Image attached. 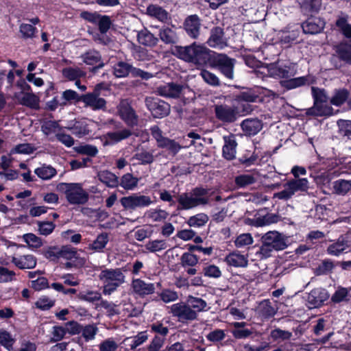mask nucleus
Instances as JSON below:
<instances>
[{
    "instance_id": "1",
    "label": "nucleus",
    "mask_w": 351,
    "mask_h": 351,
    "mask_svg": "<svg viewBox=\"0 0 351 351\" xmlns=\"http://www.w3.org/2000/svg\"><path fill=\"white\" fill-rule=\"evenodd\" d=\"M211 52L204 45L195 42L185 47L177 46L174 49V54L179 58L199 66L206 64L210 60Z\"/></svg>"
},
{
    "instance_id": "2",
    "label": "nucleus",
    "mask_w": 351,
    "mask_h": 351,
    "mask_svg": "<svg viewBox=\"0 0 351 351\" xmlns=\"http://www.w3.org/2000/svg\"><path fill=\"white\" fill-rule=\"evenodd\" d=\"M262 244L256 255L261 259L271 256L273 252L285 250L287 247V238L278 231H269L261 237Z\"/></svg>"
},
{
    "instance_id": "3",
    "label": "nucleus",
    "mask_w": 351,
    "mask_h": 351,
    "mask_svg": "<svg viewBox=\"0 0 351 351\" xmlns=\"http://www.w3.org/2000/svg\"><path fill=\"white\" fill-rule=\"evenodd\" d=\"M208 190L202 187H196L189 193H182L178 196V210H190L199 206H205L209 203L207 197Z\"/></svg>"
},
{
    "instance_id": "4",
    "label": "nucleus",
    "mask_w": 351,
    "mask_h": 351,
    "mask_svg": "<svg viewBox=\"0 0 351 351\" xmlns=\"http://www.w3.org/2000/svg\"><path fill=\"white\" fill-rule=\"evenodd\" d=\"M313 106L306 110V114L315 117H329L333 114V108L328 104L329 97L324 88L312 86Z\"/></svg>"
},
{
    "instance_id": "5",
    "label": "nucleus",
    "mask_w": 351,
    "mask_h": 351,
    "mask_svg": "<svg viewBox=\"0 0 351 351\" xmlns=\"http://www.w3.org/2000/svg\"><path fill=\"white\" fill-rule=\"evenodd\" d=\"M56 190L65 195L67 202L72 205H82L88 200V193L82 187L81 183L60 182Z\"/></svg>"
},
{
    "instance_id": "6",
    "label": "nucleus",
    "mask_w": 351,
    "mask_h": 351,
    "mask_svg": "<svg viewBox=\"0 0 351 351\" xmlns=\"http://www.w3.org/2000/svg\"><path fill=\"white\" fill-rule=\"evenodd\" d=\"M104 283L103 293L110 295L125 282V276L120 268L105 269L99 275Z\"/></svg>"
},
{
    "instance_id": "7",
    "label": "nucleus",
    "mask_w": 351,
    "mask_h": 351,
    "mask_svg": "<svg viewBox=\"0 0 351 351\" xmlns=\"http://www.w3.org/2000/svg\"><path fill=\"white\" fill-rule=\"evenodd\" d=\"M285 189L274 195V198L282 200H288L298 192H306L308 189V181L306 178H295L288 181L285 185Z\"/></svg>"
},
{
    "instance_id": "8",
    "label": "nucleus",
    "mask_w": 351,
    "mask_h": 351,
    "mask_svg": "<svg viewBox=\"0 0 351 351\" xmlns=\"http://www.w3.org/2000/svg\"><path fill=\"white\" fill-rule=\"evenodd\" d=\"M210 66L217 69L226 78L233 80L235 60L224 53H215L210 59Z\"/></svg>"
},
{
    "instance_id": "9",
    "label": "nucleus",
    "mask_w": 351,
    "mask_h": 351,
    "mask_svg": "<svg viewBox=\"0 0 351 351\" xmlns=\"http://www.w3.org/2000/svg\"><path fill=\"white\" fill-rule=\"evenodd\" d=\"M121 206L127 210H134L150 206L154 204L151 197L139 193H132L121 198Z\"/></svg>"
},
{
    "instance_id": "10",
    "label": "nucleus",
    "mask_w": 351,
    "mask_h": 351,
    "mask_svg": "<svg viewBox=\"0 0 351 351\" xmlns=\"http://www.w3.org/2000/svg\"><path fill=\"white\" fill-rule=\"evenodd\" d=\"M169 313L176 317L179 322H187L197 319V313L191 309L188 304L178 302L169 306Z\"/></svg>"
},
{
    "instance_id": "11",
    "label": "nucleus",
    "mask_w": 351,
    "mask_h": 351,
    "mask_svg": "<svg viewBox=\"0 0 351 351\" xmlns=\"http://www.w3.org/2000/svg\"><path fill=\"white\" fill-rule=\"evenodd\" d=\"M214 110L216 118L223 123H233L240 117L239 109L235 106L217 104Z\"/></svg>"
},
{
    "instance_id": "12",
    "label": "nucleus",
    "mask_w": 351,
    "mask_h": 351,
    "mask_svg": "<svg viewBox=\"0 0 351 351\" xmlns=\"http://www.w3.org/2000/svg\"><path fill=\"white\" fill-rule=\"evenodd\" d=\"M145 105L154 118H163L170 112L169 104L157 97H147Z\"/></svg>"
},
{
    "instance_id": "13",
    "label": "nucleus",
    "mask_w": 351,
    "mask_h": 351,
    "mask_svg": "<svg viewBox=\"0 0 351 351\" xmlns=\"http://www.w3.org/2000/svg\"><path fill=\"white\" fill-rule=\"evenodd\" d=\"M117 112L120 118L130 127L138 125V117L128 100H121L117 106Z\"/></svg>"
},
{
    "instance_id": "14",
    "label": "nucleus",
    "mask_w": 351,
    "mask_h": 351,
    "mask_svg": "<svg viewBox=\"0 0 351 351\" xmlns=\"http://www.w3.org/2000/svg\"><path fill=\"white\" fill-rule=\"evenodd\" d=\"M328 292L323 288H315L311 290L306 298V305L308 308H319L329 299Z\"/></svg>"
},
{
    "instance_id": "15",
    "label": "nucleus",
    "mask_w": 351,
    "mask_h": 351,
    "mask_svg": "<svg viewBox=\"0 0 351 351\" xmlns=\"http://www.w3.org/2000/svg\"><path fill=\"white\" fill-rule=\"evenodd\" d=\"M11 263L21 270L32 269L37 265V258L31 254H14L10 260Z\"/></svg>"
},
{
    "instance_id": "16",
    "label": "nucleus",
    "mask_w": 351,
    "mask_h": 351,
    "mask_svg": "<svg viewBox=\"0 0 351 351\" xmlns=\"http://www.w3.org/2000/svg\"><path fill=\"white\" fill-rule=\"evenodd\" d=\"M130 288L134 294L141 298L154 293L156 289L154 283L147 282L141 278H133L131 281Z\"/></svg>"
},
{
    "instance_id": "17",
    "label": "nucleus",
    "mask_w": 351,
    "mask_h": 351,
    "mask_svg": "<svg viewBox=\"0 0 351 351\" xmlns=\"http://www.w3.org/2000/svg\"><path fill=\"white\" fill-rule=\"evenodd\" d=\"M80 99L84 104L85 107H88L93 110H105L106 108V99L94 92L80 95Z\"/></svg>"
},
{
    "instance_id": "18",
    "label": "nucleus",
    "mask_w": 351,
    "mask_h": 351,
    "mask_svg": "<svg viewBox=\"0 0 351 351\" xmlns=\"http://www.w3.org/2000/svg\"><path fill=\"white\" fill-rule=\"evenodd\" d=\"M206 43L212 48L223 49L228 46V40L224 36L223 29L219 27L211 29Z\"/></svg>"
},
{
    "instance_id": "19",
    "label": "nucleus",
    "mask_w": 351,
    "mask_h": 351,
    "mask_svg": "<svg viewBox=\"0 0 351 351\" xmlns=\"http://www.w3.org/2000/svg\"><path fill=\"white\" fill-rule=\"evenodd\" d=\"M268 74L276 79L288 78L295 75L286 65H280L278 62L271 63L267 66Z\"/></svg>"
},
{
    "instance_id": "20",
    "label": "nucleus",
    "mask_w": 351,
    "mask_h": 351,
    "mask_svg": "<svg viewBox=\"0 0 351 351\" xmlns=\"http://www.w3.org/2000/svg\"><path fill=\"white\" fill-rule=\"evenodd\" d=\"M349 248V241L344 237H340L336 241L327 247L326 252L330 256H339L342 254L348 252Z\"/></svg>"
},
{
    "instance_id": "21",
    "label": "nucleus",
    "mask_w": 351,
    "mask_h": 351,
    "mask_svg": "<svg viewBox=\"0 0 351 351\" xmlns=\"http://www.w3.org/2000/svg\"><path fill=\"white\" fill-rule=\"evenodd\" d=\"M241 128L246 136H254L263 129V122L258 119H246L241 123Z\"/></svg>"
},
{
    "instance_id": "22",
    "label": "nucleus",
    "mask_w": 351,
    "mask_h": 351,
    "mask_svg": "<svg viewBox=\"0 0 351 351\" xmlns=\"http://www.w3.org/2000/svg\"><path fill=\"white\" fill-rule=\"evenodd\" d=\"M325 22L320 18L311 17L302 23V27L305 34L319 33L324 27Z\"/></svg>"
},
{
    "instance_id": "23",
    "label": "nucleus",
    "mask_w": 351,
    "mask_h": 351,
    "mask_svg": "<svg viewBox=\"0 0 351 351\" xmlns=\"http://www.w3.org/2000/svg\"><path fill=\"white\" fill-rule=\"evenodd\" d=\"M200 21L197 15H191L186 18L184 22V28L188 35L197 38L199 35Z\"/></svg>"
},
{
    "instance_id": "24",
    "label": "nucleus",
    "mask_w": 351,
    "mask_h": 351,
    "mask_svg": "<svg viewBox=\"0 0 351 351\" xmlns=\"http://www.w3.org/2000/svg\"><path fill=\"white\" fill-rule=\"evenodd\" d=\"M18 102L31 108H38L39 99L33 93L20 92L14 95Z\"/></svg>"
},
{
    "instance_id": "25",
    "label": "nucleus",
    "mask_w": 351,
    "mask_h": 351,
    "mask_svg": "<svg viewBox=\"0 0 351 351\" xmlns=\"http://www.w3.org/2000/svg\"><path fill=\"white\" fill-rule=\"evenodd\" d=\"M182 89V86L174 83H168L160 86L157 88L158 95L166 97H179Z\"/></svg>"
},
{
    "instance_id": "26",
    "label": "nucleus",
    "mask_w": 351,
    "mask_h": 351,
    "mask_svg": "<svg viewBox=\"0 0 351 351\" xmlns=\"http://www.w3.org/2000/svg\"><path fill=\"white\" fill-rule=\"evenodd\" d=\"M223 156L227 160L235 158L237 143L234 136H223Z\"/></svg>"
},
{
    "instance_id": "27",
    "label": "nucleus",
    "mask_w": 351,
    "mask_h": 351,
    "mask_svg": "<svg viewBox=\"0 0 351 351\" xmlns=\"http://www.w3.org/2000/svg\"><path fill=\"white\" fill-rule=\"evenodd\" d=\"M97 178L100 182L109 188L119 186V178L111 171L108 170L101 171L97 173Z\"/></svg>"
},
{
    "instance_id": "28",
    "label": "nucleus",
    "mask_w": 351,
    "mask_h": 351,
    "mask_svg": "<svg viewBox=\"0 0 351 351\" xmlns=\"http://www.w3.org/2000/svg\"><path fill=\"white\" fill-rule=\"evenodd\" d=\"M109 241L108 233L102 232L97 235L96 239L88 245V250L93 252H101Z\"/></svg>"
},
{
    "instance_id": "29",
    "label": "nucleus",
    "mask_w": 351,
    "mask_h": 351,
    "mask_svg": "<svg viewBox=\"0 0 351 351\" xmlns=\"http://www.w3.org/2000/svg\"><path fill=\"white\" fill-rule=\"evenodd\" d=\"M80 96L75 91L71 89L66 90L62 93L60 99H53V102L56 105L51 108L52 110H55L58 106H64L67 104V102L75 100L77 101H80Z\"/></svg>"
},
{
    "instance_id": "30",
    "label": "nucleus",
    "mask_w": 351,
    "mask_h": 351,
    "mask_svg": "<svg viewBox=\"0 0 351 351\" xmlns=\"http://www.w3.org/2000/svg\"><path fill=\"white\" fill-rule=\"evenodd\" d=\"M34 173L43 180H49L57 175V170L50 165L43 164L34 169Z\"/></svg>"
},
{
    "instance_id": "31",
    "label": "nucleus",
    "mask_w": 351,
    "mask_h": 351,
    "mask_svg": "<svg viewBox=\"0 0 351 351\" xmlns=\"http://www.w3.org/2000/svg\"><path fill=\"white\" fill-rule=\"evenodd\" d=\"M282 87L285 88L287 90H291L304 86L306 84H310L309 77L302 76L295 78H291L287 80H282L280 82Z\"/></svg>"
},
{
    "instance_id": "32",
    "label": "nucleus",
    "mask_w": 351,
    "mask_h": 351,
    "mask_svg": "<svg viewBox=\"0 0 351 351\" xmlns=\"http://www.w3.org/2000/svg\"><path fill=\"white\" fill-rule=\"evenodd\" d=\"M256 312L259 316L264 319H268L276 315V310L271 306V303L269 300H264L258 304L256 307Z\"/></svg>"
},
{
    "instance_id": "33",
    "label": "nucleus",
    "mask_w": 351,
    "mask_h": 351,
    "mask_svg": "<svg viewBox=\"0 0 351 351\" xmlns=\"http://www.w3.org/2000/svg\"><path fill=\"white\" fill-rule=\"evenodd\" d=\"M67 128L79 138L88 134L90 132L86 119L76 121L72 126L68 127Z\"/></svg>"
},
{
    "instance_id": "34",
    "label": "nucleus",
    "mask_w": 351,
    "mask_h": 351,
    "mask_svg": "<svg viewBox=\"0 0 351 351\" xmlns=\"http://www.w3.org/2000/svg\"><path fill=\"white\" fill-rule=\"evenodd\" d=\"M225 261L228 265L235 267H245L248 263L247 258L245 256L237 252L229 254L225 258Z\"/></svg>"
},
{
    "instance_id": "35",
    "label": "nucleus",
    "mask_w": 351,
    "mask_h": 351,
    "mask_svg": "<svg viewBox=\"0 0 351 351\" xmlns=\"http://www.w3.org/2000/svg\"><path fill=\"white\" fill-rule=\"evenodd\" d=\"M138 182L139 179L138 178L134 176L132 173H127L119 179V186L126 191H133L138 186Z\"/></svg>"
},
{
    "instance_id": "36",
    "label": "nucleus",
    "mask_w": 351,
    "mask_h": 351,
    "mask_svg": "<svg viewBox=\"0 0 351 351\" xmlns=\"http://www.w3.org/2000/svg\"><path fill=\"white\" fill-rule=\"evenodd\" d=\"M138 41L140 44L148 47H154L157 45L158 39L147 29L138 32L137 34Z\"/></svg>"
},
{
    "instance_id": "37",
    "label": "nucleus",
    "mask_w": 351,
    "mask_h": 351,
    "mask_svg": "<svg viewBox=\"0 0 351 351\" xmlns=\"http://www.w3.org/2000/svg\"><path fill=\"white\" fill-rule=\"evenodd\" d=\"M148 339V336L145 332H139L138 335L131 337L125 338L123 343L130 348V350H133L136 349L138 346L142 345L145 343Z\"/></svg>"
},
{
    "instance_id": "38",
    "label": "nucleus",
    "mask_w": 351,
    "mask_h": 351,
    "mask_svg": "<svg viewBox=\"0 0 351 351\" xmlns=\"http://www.w3.org/2000/svg\"><path fill=\"white\" fill-rule=\"evenodd\" d=\"M144 216L152 222H161L169 217V213L160 208H151L145 213Z\"/></svg>"
},
{
    "instance_id": "39",
    "label": "nucleus",
    "mask_w": 351,
    "mask_h": 351,
    "mask_svg": "<svg viewBox=\"0 0 351 351\" xmlns=\"http://www.w3.org/2000/svg\"><path fill=\"white\" fill-rule=\"evenodd\" d=\"M349 97V92L346 88L335 89L330 98V104L335 106H341Z\"/></svg>"
},
{
    "instance_id": "40",
    "label": "nucleus",
    "mask_w": 351,
    "mask_h": 351,
    "mask_svg": "<svg viewBox=\"0 0 351 351\" xmlns=\"http://www.w3.org/2000/svg\"><path fill=\"white\" fill-rule=\"evenodd\" d=\"M304 14H312L318 12L321 0H298Z\"/></svg>"
},
{
    "instance_id": "41",
    "label": "nucleus",
    "mask_w": 351,
    "mask_h": 351,
    "mask_svg": "<svg viewBox=\"0 0 351 351\" xmlns=\"http://www.w3.org/2000/svg\"><path fill=\"white\" fill-rule=\"evenodd\" d=\"M132 135L129 129H123L121 131L111 132L106 134V141L110 144L117 143L122 140L126 139Z\"/></svg>"
},
{
    "instance_id": "42",
    "label": "nucleus",
    "mask_w": 351,
    "mask_h": 351,
    "mask_svg": "<svg viewBox=\"0 0 351 351\" xmlns=\"http://www.w3.org/2000/svg\"><path fill=\"white\" fill-rule=\"evenodd\" d=\"M147 13L161 22H166L169 19L168 12L162 8L156 5H150L147 8Z\"/></svg>"
},
{
    "instance_id": "43",
    "label": "nucleus",
    "mask_w": 351,
    "mask_h": 351,
    "mask_svg": "<svg viewBox=\"0 0 351 351\" xmlns=\"http://www.w3.org/2000/svg\"><path fill=\"white\" fill-rule=\"evenodd\" d=\"M158 36L165 44H174L177 42L178 37L175 31L169 27H162L160 29Z\"/></svg>"
},
{
    "instance_id": "44",
    "label": "nucleus",
    "mask_w": 351,
    "mask_h": 351,
    "mask_svg": "<svg viewBox=\"0 0 351 351\" xmlns=\"http://www.w3.org/2000/svg\"><path fill=\"white\" fill-rule=\"evenodd\" d=\"M84 63L88 65H95L98 64L96 68H101L104 63L101 61V56L96 51H89L82 56Z\"/></svg>"
},
{
    "instance_id": "45",
    "label": "nucleus",
    "mask_w": 351,
    "mask_h": 351,
    "mask_svg": "<svg viewBox=\"0 0 351 351\" xmlns=\"http://www.w3.org/2000/svg\"><path fill=\"white\" fill-rule=\"evenodd\" d=\"M132 65L128 62L120 61L113 66V74L116 77H126L131 72Z\"/></svg>"
},
{
    "instance_id": "46",
    "label": "nucleus",
    "mask_w": 351,
    "mask_h": 351,
    "mask_svg": "<svg viewBox=\"0 0 351 351\" xmlns=\"http://www.w3.org/2000/svg\"><path fill=\"white\" fill-rule=\"evenodd\" d=\"M209 220L208 216L203 213H198L189 218L186 223L190 227L201 228L204 226Z\"/></svg>"
},
{
    "instance_id": "47",
    "label": "nucleus",
    "mask_w": 351,
    "mask_h": 351,
    "mask_svg": "<svg viewBox=\"0 0 351 351\" xmlns=\"http://www.w3.org/2000/svg\"><path fill=\"white\" fill-rule=\"evenodd\" d=\"M62 75L69 80L74 81L85 77L86 73L78 67H66L62 69Z\"/></svg>"
},
{
    "instance_id": "48",
    "label": "nucleus",
    "mask_w": 351,
    "mask_h": 351,
    "mask_svg": "<svg viewBox=\"0 0 351 351\" xmlns=\"http://www.w3.org/2000/svg\"><path fill=\"white\" fill-rule=\"evenodd\" d=\"M168 247L165 240H151L147 241L145 245V248L149 252L156 253L167 249Z\"/></svg>"
},
{
    "instance_id": "49",
    "label": "nucleus",
    "mask_w": 351,
    "mask_h": 351,
    "mask_svg": "<svg viewBox=\"0 0 351 351\" xmlns=\"http://www.w3.org/2000/svg\"><path fill=\"white\" fill-rule=\"evenodd\" d=\"M132 160H137L138 164L148 165L153 162L154 158L153 154L146 150H141L136 153L132 158Z\"/></svg>"
},
{
    "instance_id": "50",
    "label": "nucleus",
    "mask_w": 351,
    "mask_h": 351,
    "mask_svg": "<svg viewBox=\"0 0 351 351\" xmlns=\"http://www.w3.org/2000/svg\"><path fill=\"white\" fill-rule=\"evenodd\" d=\"M35 147L29 143H21L15 145L12 147L9 153V156H12L14 154H32Z\"/></svg>"
},
{
    "instance_id": "51",
    "label": "nucleus",
    "mask_w": 351,
    "mask_h": 351,
    "mask_svg": "<svg viewBox=\"0 0 351 351\" xmlns=\"http://www.w3.org/2000/svg\"><path fill=\"white\" fill-rule=\"evenodd\" d=\"M78 298L88 302H94L101 300V295L97 291H84L79 293Z\"/></svg>"
},
{
    "instance_id": "52",
    "label": "nucleus",
    "mask_w": 351,
    "mask_h": 351,
    "mask_svg": "<svg viewBox=\"0 0 351 351\" xmlns=\"http://www.w3.org/2000/svg\"><path fill=\"white\" fill-rule=\"evenodd\" d=\"M333 188L338 195H344L351 189V182L345 180H339L333 183Z\"/></svg>"
},
{
    "instance_id": "53",
    "label": "nucleus",
    "mask_w": 351,
    "mask_h": 351,
    "mask_svg": "<svg viewBox=\"0 0 351 351\" xmlns=\"http://www.w3.org/2000/svg\"><path fill=\"white\" fill-rule=\"evenodd\" d=\"M60 128L58 122L56 121L44 120L41 125V130L47 136L56 133Z\"/></svg>"
},
{
    "instance_id": "54",
    "label": "nucleus",
    "mask_w": 351,
    "mask_h": 351,
    "mask_svg": "<svg viewBox=\"0 0 351 351\" xmlns=\"http://www.w3.org/2000/svg\"><path fill=\"white\" fill-rule=\"evenodd\" d=\"M199 262V258L197 255L191 252H184L180 258V264L183 267H194Z\"/></svg>"
},
{
    "instance_id": "55",
    "label": "nucleus",
    "mask_w": 351,
    "mask_h": 351,
    "mask_svg": "<svg viewBox=\"0 0 351 351\" xmlns=\"http://www.w3.org/2000/svg\"><path fill=\"white\" fill-rule=\"evenodd\" d=\"M276 215L268 214L261 217L253 219L250 225L255 227H262L276 222Z\"/></svg>"
},
{
    "instance_id": "56",
    "label": "nucleus",
    "mask_w": 351,
    "mask_h": 351,
    "mask_svg": "<svg viewBox=\"0 0 351 351\" xmlns=\"http://www.w3.org/2000/svg\"><path fill=\"white\" fill-rule=\"evenodd\" d=\"M188 304L196 313L205 311L207 307L206 302L199 298L191 297L188 300Z\"/></svg>"
},
{
    "instance_id": "57",
    "label": "nucleus",
    "mask_w": 351,
    "mask_h": 351,
    "mask_svg": "<svg viewBox=\"0 0 351 351\" xmlns=\"http://www.w3.org/2000/svg\"><path fill=\"white\" fill-rule=\"evenodd\" d=\"M200 76L202 77L204 81L212 86H220V80L219 77L210 71L203 69L200 72Z\"/></svg>"
},
{
    "instance_id": "58",
    "label": "nucleus",
    "mask_w": 351,
    "mask_h": 351,
    "mask_svg": "<svg viewBox=\"0 0 351 351\" xmlns=\"http://www.w3.org/2000/svg\"><path fill=\"white\" fill-rule=\"evenodd\" d=\"M256 182V178L251 174H242L235 178V184L239 188H245Z\"/></svg>"
},
{
    "instance_id": "59",
    "label": "nucleus",
    "mask_w": 351,
    "mask_h": 351,
    "mask_svg": "<svg viewBox=\"0 0 351 351\" xmlns=\"http://www.w3.org/2000/svg\"><path fill=\"white\" fill-rule=\"evenodd\" d=\"M60 247L48 246L43 249L41 254L50 261H56L59 258Z\"/></svg>"
},
{
    "instance_id": "60",
    "label": "nucleus",
    "mask_w": 351,
    "mask_h": 351,
    "mask_svg": "<svg viewBox=\"0 0 351 351\" xmlns=\"http://www.w3.org/2000/svg\"><path fill=\"white\" fill-rule=\"evenodd\" d=\"M98 332V328L94 324H88L81 328V333L82 337L86 341L95 339L96 334Z\"/></svg>"
},
{
    "instance_id": "61",
    "label": "nucleus",
    "mask_w": 351,
    "mask_h": 351,
    "mask_svg": "<svg viewBox=\"0 0 351 351\" xmlns=\"http://www.w3.org/2000/svg\"><path fill=\"white\" fill-rule=\"evenodd\" d=\"M159 147L167 149L173 156L176 155L181 149L179 143L174 140L167 138L159 146Z\"/></svg>"
},
{
    "instance_id": "62",
    "label": "nucleus",
    "mask_w": 351,
    "mask_h": 351,
    "mask_svg": "<svg viewBox=\"0 0 351 351\" xmlns=\"http://www.w3.org/2000/svg\"><path fill=\"white\" fill-rule=\"evenodd\" d=\"M23 239L25 242L32 248H39L43 244L42 239L32 233L24 234Z\"/></svg>"
},
{
    "instance_id": "63",
    "label": "nucleus",
    "mask_w": 351,
    "mask_h": 351,
    "mask_svg": "<svg viewBox=\"0 0 351 351\" xmlns=\"http://www.w3.org/2000/svg\"><path fill=\"white\" fill-rule=\"evenodd\" d=\"M336 25L345 37L351 40V24L344 18H339L336 21Z\"/></svg>"
},
{
    "instance_id": "64",
    "label": "nucleus",
    "mask_w": 351,
    "mask_h": 351,
    "mask_svg": "<svg viewBox=\"0 0 351 351\" xmlns=\"http://www.w3.org/2000/svg\"><path fill=\"white\" fill-rule=\"evenodd\" d=\"M118 347L117 343L112 338L106 339L99 345V351H117Z\"/></svg>"
}]
</instances>
